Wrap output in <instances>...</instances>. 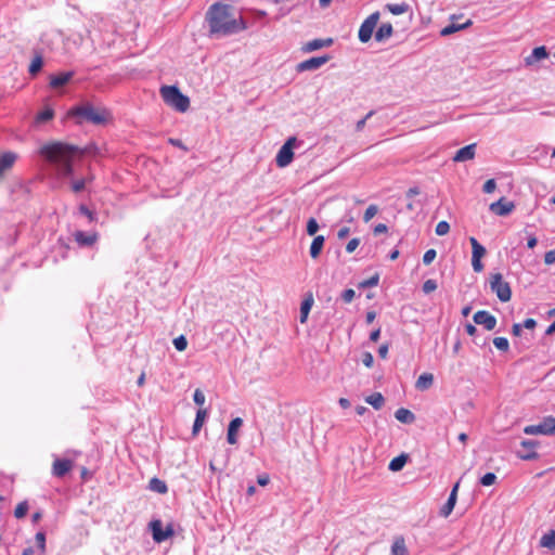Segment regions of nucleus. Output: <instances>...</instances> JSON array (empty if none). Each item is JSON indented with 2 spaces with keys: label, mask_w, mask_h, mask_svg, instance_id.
<instances>
[{
  "label": "nucleus",
  "mask_w": 555,
  "mask_h": 555,
  "mask_svg": "<svg viewBox=\"0 0 555 555\" xmlns=\"http://www.w3.org/2000/svg\"><path fill=\"white\" fill-rule=\"evenodd\" d=\"M360 240L359 238H352L348 242L346 245V251L351 254L356 250V248L359 246Z\"/></svg>",
  "instance_id": "57"
},
{
  "label": "nucleus",
  "mask_w": 555,
  "mask_h": 555,
  "mask_svg": "<svg viewBox=\"0 0 555 555\" xmlns=\"http://www.w3.org/2000/svg\"><path fill=\"white\" fill-rule=\"evenodd\" d=\"M362 362L366 367H371L374 363V358L371 352H363Z\"/></svg>",
  "instance_id": "56"
},
{
  "label": "nucleus",
  "mask_w": 555,
  "mask_h": 555,
  "mask_svg": "<svg viewBox=\"0 0 555 555\" xmlns=\"http://www.w3.org/2000/svg\"><path fill=\"white\" fill-rule=\"evenodd\" d=\"M493 345L501 351H507L509 348L508 340L505 337H495L493 339Z\"/></svg>",
  "instance_id": "39"
},
{
  "label": "nucleus",
  "mask_w": 555,
  "mask_h": 555,
  "mask_svg": "<svg viewBox=\"0 0 555 555\" xmlns=\"http://www.w3.org/2000/svg\"><path fill=\"white\" fill-rule=\"evenodd\" d=\"M73 467V462L66 459H56L52 465V474L55 477L65 476Z\"/></svg>",
  "instance_id": "15"
},
{
  "label": "nucleus",
  "mask_w": 555,
  "mask_h": 555,
  "mask_svg": "<svg viewBox=\"0 0 555 555\" xmlns=\"http://www.w3.org/2000/svg\"><path fill=\"white\" fill-rule=\"evenodd\" d=\"M68 116L77 118L78 124L88 121L93 125H104L111 117L109 112L106 108L95 107L89 102L70 108Z\"/></svg>",
  "instance_id": "3"
},
{
  "label": "nucleus",
  "mask_w": 555,
  "mask_h": 555,
  "mask_svg": "<svg viewBox=\"0 0 555 555\" xmlns=\"http://www.w3.org/2000/svg\"><path fill=\"white\" fill-rule=\"evenodd\" d=\"M160 94L164 102L180 113H184L190 107V100L182 94L176 86H164L160 88Z\"/></svg>",
  "instance_id": "4"
},
{
  "label": "nucleus",
  "mask_w": 555,
  "mask_h": 555,
  "mask_svg": "<svg viewBox=\"0 0 555 555\" xmlns=\"http://www.w3.org/2000/svg\"><path fill=\"white\" fill-rule=\"evenodd\" d=\"M521 325L527 330H533L537 325V322L533 319H526Z\"/></svg>",
  "instance_id": "62"
},
{
  "label": "nucleus",
  "mask_w": 555,
  "mask_h": 555,
  "mask_svg": "<svg viewBox=\"0 0 555 555\" xmlns=\"http://www.w3.org/2000/svg\"><path fill=\"white\" fill-rule=\"evenodd\" d=\"M474 322L483 325L487 331H492L496 325V319L486 310L477 311L474 314Z\"/></svg>",
  "instance_id": "11"
},
{
  "label": "nucleus",
  "mask_w": 555,
  "mask_h": 555,
  "mask_svg": "<svg viewBox=\"0 0 555 555\" xmlns=\"http://www.w3.org/2000/svg\"><path fill=\"white\" fill-rule=\"evenodd\" d=\"M35 540L38 545V548L40 550V553H44V551H46V533L43 531L37 532Z\"/></svg>",
  "instance_id": "40"
},
{
  "label": "nucleus",
  "mask_w": 555,
  "mask_h": 555,
  "mask_svg": "<svg viewBox=\"0 0 555 555\" xmlns=\"http://www.w3.org/2000/svg\"><path fill=\"white\" fill-rule=\"evenodd\" d=\"M42 65H43L42 57L40 55L35 56L29 65V69H28L29 74L31 76L37 75L41 70Z\"/></svg>",
  "instance_id": "37"
},
{
  "label": "nucleus",
  "mask_w": 555,
  "mask_h": 555,
  "mask_svg": "<svg viewBox=\"0 0 555 555\" xmlns=\"http://www.w3.org/2000/svg\"><path fill=\"white\" fill-rule=\"evenodd\" d=\"M319 230V224L314 218H310L307 222V233L314 235Z\"/></svg>",
  "instance_id": "45"
},
{
  "label": "nucleus",
  "mask_w": 555,
  "mask_h": 555,
  "mask_svg": "<svg viewBox=\"0 0 555 555\" xmlns=\"http://www.w3.org/2000/svg\"><path fill=\"white\" fill-rule=\"evenodd\" d=\"M324 236L318 235L313 238L310 246V256L315 259L319 257L323 246H324Z\"/></svg>",
  "instance_id": "28"
},
{
  "label": "nucleus",
  "mask_w": 555,
  "mask_h": 555,
  "mask_svg": "<svg viewBox=\"0 0 555 555\" xmlns=\"http://www.w3.org/2000/svg\"><path fill=\"white\" fill-rule=\"evenodd\" d=\"M387 225L384 223H378L374 227V234L379 235L387 232Z\"/></svg>",
  "instance_id": "60"
},
{
  "label": "nucleus",
  "mask_w": 555,
  "mask_h": 555,
  "mask_svg": "<svg viewBox=\"0 0 555 555\" xmlns=\"http://www.w3.org/2000/svg\"><path fill=\"white\" fill-rule=\"evenodd\" d=\"M408 460H409V456L405 453H402V454L393 457L388 465L389 470L400 472L406 464Z\"/></svg>",
  "instance_id": "26"
},
{
  "label": "nucleus",
  "mask_w": 555,
  "mask_h": 555,
  "mask_svg": "<svg viewBox=\"0 0 555 555\" xmlns=\"http://www.w3.org/2000/svg\"><path fill=\"white\" fill-rule=\"evenodd\" d=\"M496 480V476L493 473H487L480 479V483L485 487L492 486Z\"/></svg>",
  "instance_id": "43"
},
{
  "label": "nucleus",
  "mask_w": 555,
  "mask_h": 555,
  "mask_svg": "<svg viewBox=\"0 0 555 555\" xmlns=\"http://www.w3.org/2000/svg\"><path fill=\"white\" fill-rule=\"evenodd\" d=\"M152 535L155 542L160 543L166 541L168 538L173 535V528L171 525H168L166 529H163V524L160 520H153L151 524Z\"/></svg>",
  "instance_id": "9"
},
{
  "label": "nucleus",
  "mask_w": 555,
  "mask_h": 555,
  "mask_svg": "<svg viewBox=\"0 0 555 555\" xmlns=\"http://www.w3.org/2000/svg\"><path fill=\"white\" fill-rule=\"evenodd\" d=\"M547 55H548V53H547L545 47H543V46L537 47L532 50L531 54L526 57V64L531 65L535 61L546 59Z\"/></svg>",
  "instance_id": "24"
},
{
  "label": "nucleus",
  "mask_w": 555,
  "mask_h": 555,
  "mask_svg": "<svg viewBox=\"0 0 555 555\" xmlns=\"http://www.w3.org/2000/svg\"><path fill=\"white\" fill-rule=\"evenodd\" d=\"M392 25L389 23L382 24L375 33V40L382 42L392 35Z\"/></svg>",
  "instance_id": "25"
},
{
  "label": "nucleus",
  "mask_w": 555,
  "mask_h": 555,
  "mask_svg": "<svg viewBox=\"0 0 555 555\" xmlns=\"http://www.w3.org/2000/svg\"><path fill=\"white\" fill-rule=\"evenodd\" d=\"M434 384V375L431 373H423L418 376L415 387L417 390L425 391Z\"/></svg>",
  "instance_id": "23"
},
{
  "label": "nucleus",
  "mask_w": 555,
  "mask_h": 555,
  "mask_svg": "<svg viewBox=\"0 0 555 555\" xmlns=\"http://www.w3.org/2000/svg\"><path fill=\"white\" fill-rule=\"evenodd\" d=\"M540 546L548 550H555V530L548 531L541 538Z\"/></svg>",
  "instance_id": "32"
},
{
  "label": "nucleus",
  "mask_w": 555,
  "mask_h": 555,
  "mask_svg": "<svg viewBox=\"0 0 555 555\" xmlns=\"http://www.w3.org/2000/svg\"><path fill=\"white\" fill-rule=\"evenodd\" d=\"M74 75H75V73L72 70L63 72L57 75H52L50 77V87L53 89L61 88V87L65 86L66 83H68L72 80V78L74 77Z\"/></svg>",
  "instance_id": "18"
},
{
  "label": "nucleus",
  "mask_w": 555,
  "mask_h": 555,
  "mask_svg": "<svg viewBox=\"0 0 555 555\" xmlns=\"http://www.w3.org/2000/svg\"><path fill=\"white\" fill-rule=\"evenodd\" d=\"M205 395L201 389L194 391L193 400L197 405L202 406L205 403Z\"/></svg>",
  "instance_id": "51"
},
{
  "label": "nucleus",
  "mask_w": 555,
  "mask_h": 555,
  "mask_svg": "<svg viewBox=\"0 0 555 555\" xmlns=\"http://www.w3.org/2000/svg\"><path fill=\"white\" fill-rule=\"evenodd\" d=\"M490 288L502 302H507L512 297V289L507 282L503 280L501 273H494L490 276Z\"/></svg>",
  "instance_id": "6"
},
{
  "label": "nucleus",
  "mask_w": 555,
  "mask_h": 555,
  "mask_svg": "<svg viewBox=\"0 0 555 555\" xmlns=\"http://www.w3.org/2000/svg\"><path fill=\"white\" fill-rule=\"evenodd\" d=\"M366 403L371 404L375 410L382 409L385 399L380 392H374L365 398Z\"/></svg>",
  "instance_id": "31"
},
{
  "label": "nucleus",
  "mask_w": 555,
  "mask_h": 555,
  "mask_svg": "<svg viewBox=\"0 0 555 555\" xmlns=\"http://www.w3.org/2000/svg\"><path fill=\"white\" fill-rule=\"evenodd\" d=\"M173 346L178 351H183L188 347V340L183 335L173 339Z\"/></svg>",
  "instance_id": "41"
},
{
  "label": "nucleus",
  "mask_w": 555,
  "mask_h": 555,
  "mask_svg": "<svg viewBox=\"0 0 555 555\" xmlns=\"http://www.w3.org/2000/svg\"><path fill=\"white\" fill-rule=\"evenodd\" d=\"M521 448L524 451H519L518 455L520 459L530 461L538 457V453L535 452V448L538 447L539 442L537 440L528 439L521 441Z\"/></svg>",
  "instance_id": "13"
},
{
  "label": "nucleus",
  "mask_w": 555,
  "mask_h": 555,
  "mask_svg": "<svg viewBox=\"0 0 555 555\" xmlns=\"http://www.w3.org/2000/svg\"><path fill=\"white\" fill-rule=\"evenodd\" d=\"M390 555H409L405 540L402 535L396 537L390 547Z\"/></svg>",
  "instance_id": "22"
},
{
  "label": "nucleus",
  "mask_w": 555,
  "mask_h": 555,
  "mask_svg": "<svg viewBox=\"0 0 555 555\" xmlns=\"http://www.w3.org/2000/svg\"><path fill=\"white\" fill-rule=\"evenodd\" d=\"M436 256H437V253L435 249L426 250L423 256L424 264H426V266L430 264L435 260Z\"/></svg>",
  "instance_id": "49"
},
{
  "label": "nucleus",
  "mask_w": 555,
  "mask_h": 555,
  "mask_svg": "<svg viewBox=\"0 0 555 555\" xmlns=\"http://www.w3.org/2000/svg\"><path fill=\"white\" fill-rule=\"evenodd\" d=\"M436 234L439 236H443L449 233L450 231V224L447 221H440L436 225Z\"/></svg>",
  "instance_id": "42"
},
{
  "label": "nucleus",
  "mask_w": 555,
  "mask_h": 555,
  "mask_svg": "<svg viewBox=\"0 0 555 555\" xmlns=\"http://www.w3.org/2000/svg\"><path fill=\"white\" fill-rule=\"evenodd\" d=\"M436 289H437V282L435 280L429 279V280L424 282V284H423V292L425 294H429V293H431V292H434Z\"/></svg>",
  "instance_id": "46"
},
{
  "label": "nucleus",
  "mask_w": 555,
  "mask_h": 555,
  "mask_svg": "<svg viewBox=\"0 0 555 555\" xmlns=\"http://www.w3.org/2000/svg\"><path fill=\"white\" fill-rule=\"evenodd\" d=\"M206 20L210 34L216 36H230L246 29L245 21L235 17L231 8L221 3H215L209 8Z\"/></svg>",
  "instance_id": "1"
},
{
  "label": "nucleus",
  "mask_w": 555,
  "mask_h": 555,
  "mask_svg": "<svg viewBox=\"0 0 555 555\" xmlns=\"http://www.w3.org/2000/svg\"><path fill=\"white\" fill-rule=\"evenodd\" d=\"M481 258L472 257V266L475 272H480L483 269V264L480 261Z\"/></svg>",
  "instance_id": "58"
},
{
  "label": "nucleus",
  "mask_w": 555,
  "mask_h": 555,
  "mask_svg": "<svg viewBox=\"0 0 555 555\" xmlns=\"http://www.w3.org/2000/svg\"><path fill=\"white\" fill-rule=\"evenodd\" d=\"M243 425V420L241 417L233 418L228 427L227 440L230 444H235L237 442V431Z\"/></svg>",
  "instance_id": "19"
},
{
  "label": "nucleus",
  "mask_w": 555,
  "mask_h": 555,
  "mask_svg": "<svg viewBox=\"0 0 555 555\" xmlns=\"http://www.w3.org/2000/svg\"><path fill=\"white\" fill-rule=\"evenodd\" d=\"M378 211V207L376 205H370L363 215L364 222H369Z\"/></svg>",
  "instance_id": "44"
},
{
  "label": "nucleus",
  "mask_w": 555,
  "mask_h": 555,
  "mask_svg": "<svg viewBox=\"0 0 555 555\" xmlns=\"http://www.w3.org/2000/svg\"><path fill=\"white\" fill-rule=\"evenodd\" d=\"M313 299L310 297L305 299L300 306V322L304 323L307 320L308 313L312 307Z\"/></svg>",
  "instance_id": "36"
},
{
  "label": "nucleus",
  "mask_w": 555,
  "mask_h": 555,
  "mask_svg": "<svg viewBox=\"0 0 555 555\" xmlns=\"http://www.w3.org/2000/svg\"><path fill=\"white\" fill-rule=\"evenodd\" d=\"M496 188V183L494 179H489L485 182L482 186V191L487 194L492 193Z\"/></svg>",
  "instance_id": "53"
},
{
  "label": "nucleus",
  "mask_w": 555,
  "mask_h": 555,
  "mask_svg": "<svg viewBox=\"0 0 555 555\" xmlns=\"http://www.w3.org/2000/svg\"><path fill=\"white\" fill-rule=\"evenodd\" d=\"M333 44V39L332 38H326V39H313V40H310L308 42H306L301 50L305 52V53H310V52H313V51H317V50H320L322 48H327V47H331Z\"/></svg>",
  "instance_id": "16"
},
{
  "label": "nucleus",
  "mask_w": 555,
  "mask_h": 555,
  "mask_svg": "<svg viewBox=\"0 0 555 555\" xmlns=\"http://www.w3.org/2000/svg\"><path fill=\"white\" fill-rule=\"evenodd\" d=\"M378 281H379V276H378V274H375V275L371 276L370 279L361 282L360 286L361 287H374L378 284Z\"/></svg>",
  "instance_id": "50"
},
{
  "label": "nucleus",
  "mask_w": 555,
  "mask_h": 555,
  "mask_svg": "<svg viewBox=\"0 0 555 555\" xmlns=\"http://www.w3.org/2000/svg\"><path fill=\"white\" fill-rule=\"evenodd\" d=\"M524 433L527 435H554L555 417L547 416L540 424L526 426Z\"/></svg>",
  "instance_id": "7"
},
{
  "label": "nucleus",
  "mask_w": 555,
  "mask_h": 555,
  "mask_svg": "<svg viewBox=\"0 0 555 555\" xmlns=\"http://www.w3.org/2000/svg\"><path fill=\"white\" fill-rule=\"evenodd\" d=\"M168 142H169L171 145H173V146H177V147H179V149H182V150H184V151H188L186 146H184V144L182 143V141H181V140H179V139L170 138V139L168 140Z\"/></svg>",
  "instance_id": "61"
},
{
  "label": "nucleus",
  "mask_w": 555,
  "mask_h": 555,
  "mask_svg": "<svg viewBox=\"0 0 555 555\" xmlns=\"http://www.w3.org/2000/svg\"><path fill=\"white\" fill-rule=\"evenodd\" d=\"M86 182H87V180H85V179L74 181L72 184L73 191L76 193L81 192L86 186Z\"/></svg>",
  "instance_id": "55"
},
{
  "label": "nucleus",
  "mask_w": 555,
  "mask_h": 555,
  "mask_svg": "<svg viewBox=\"0 0 555 555\" xmlns=\"http://www.w3.org/2000/svg\"><path fill=\"white\" fill-rule=\"evenodd\" d=\"M208 413H207V410L206 409H198L197 412H196V417H195V421H194V424H193V428H192V433L193 435H197L198 431L201 430L206 417H207Z\"/></svg>",
  "instance_id": "29"
},
{
  "label": "nucleus",
  "mask_w": 555,
  "mask_h": 555,
  "mask_svg": "<svg viewBox=\"0 0 555 555\" xmlns=\"http://www.w3.org/2000/svg\"><path fill=\"white\" fill-rule=\"evenodd\" d=\"M379 12H374L367 16L361 24L359 29V40L361 42H367L373 35V31L378 23Z\"/></svg>",
  "instance_id": "8"
},
{
  "label": "nucleus",
  "mask_w": 555,
  "mask_h": 555,
  "mask_svg": "<svg viewBox=\"0 0 555 555\" xmlns=\"http://www.w3.org/2000/svg\"><path fill=\"white\" fill-rule=\"evenodd\" d=\"M469 25H472V21H467L463 25H457V24L452 23V24L448 25L447 27L442 28L440 34H441V36H449L455 31H459L461 29L468 27Z\"/></svg>",
  "instance_id": "34"
},
{
  "label": "nucleus",
  "mask_w": 555,
  "mask_h": 555,
  "mask_svg": "<svg viewBox=\"0 0 555 555\" xmlns=\"http://www.w3.org/2000/svg\"><path fill=\"white\" fill-rule=\"evenodd\" d=\"M17 159V154L14 152H5L0 156V180H2L5 173L11 170Z\"/></svg>",
  "instance_id": "14"
},
{
  "label": "nucleus",
  "mask_w": 555,
  "mask_h": 555,
  "mask_svg": "<svg viewBox=\"0 0 555 555\" xmlns=\"http://www.w3.org/2000/svg\"><path fill=\"white\" fill-rule=\"evenodd\" d=\"M475 153H476V144L475 143L466 145V146L460 149L455 153L453 160L454 162H466V160L473 159L475 157Z\"/></svg>",
  "instance_id": "20"
},
{
  "label": "nucleus",
  "mask_w": 555,
  "mask_h": 555,
  "mask_svg": "<svg viewBox=\"0 0 555 555\" xmlns=\"http://www.w3.org/2000/svg\"><path fill=\"white\" fill-rule=\"evenodd\" d=\"M544 262L546 264H552L555 262V250H548L544 256Z\"/></svg>",
  "instance_id": "59"
},
{
  "label": "nucleus",
  "mask_w": 555,
  "mask_h": 555,
  "mask_svg": "<svg viewBox=\"0 0 555 555\" xmlns=\"http://www.w3.org/2000/svg\"><path fill=\"white\" fill-rule=\"evenodd\" d=\"M75 241L80 246H91L93 245L98 240L96 233H86L83 231H76L74 233Z\"/></svg>",
  "instance_id": "21"
},
{
  "label": "nucleus",
  "mask_w": 555,
  "mask_h": 555,
  "mask_svg": "<svg viewBox=\"0 0 555 555\" xmlns=\"http://www.w3.org/2000/svg\"><path fill=\"white\" fill-rule=\"evenodd\" d=\"M149 487L152 491H155L160 494L166 493L168 490L167 485L163 480H160L156 477H154L150 480Z\"/></svg>",
  "instance_id": "33"
},
{
  "label": "nucleus",
  "mask_w": 555,
  "mask_h": 555,
  "mask_svg": "<svg viewBox=\"0 0 555 555\" xmlns=\"http://www.w3.org/2000/svg\"><path fill=\"white\" fill-rule=\"evenodd\" d=\"M459 487H460L459 482H456L453 486L448 501L446 502V504L440 509V515L441 516L448 517L452 513V511H453V508L455 506V503H456Z\"/></svg>",
  "instance_id": "17"
},
{
  "label": "nucleus",
  "mask_w": 555,
  "mask_h": 555,
  "mask_svg": "<svg viewBox=\"0 0 555 555\" xmlns=\"http://www.w3.org/2000/svg\"><path fill=\"white\" fill-rule=\"evenodd\" d=\"M79 212L83 216H86L90 222L96 220V216L93 211H91L87 206L80 205L79 206Z\"/></svg>",
  "instance_id": "48"
},
{
  "label": "nucleus",
  "mask_w": 555,
  "mask_h": 555,
  "mask_svg": "<svg viewBox=\"0 0 555 555\" xmlns=\"http://www.w3.org/2000/svg\"><path fill=\"white\" fill-rule=\"evenodd\" d=\"M395 417L403 423V424H411L414 422L415 420V416L414 414L408 410V409H404V408H400L398 409L396 412H395Z\"/></svg>",
  "instance_id": "27"
},
{
  "label": "nucleus",
  "mask_w": 555,
  "mask_h": 555,
  "mask_svg": "<svg viewBox=\"0 0 555 555\" xmlns=\"http://www.w3.org/2000/svg\"><path fill=\"white\" fill-rule=\"evenodd\" d=\"M469 242H470L472 248H473L472 257H477V258L483 257L486 254V248L481 244H479V242L475 237H470Z\"/></svg>",
  "instance_id": "35"
},
{
  "label": "nucleus",
  "mask_w": 555,
  "mask_h": 555,
  "mask_svg": "<svg viewBox=\"0 0 555 555\" xmlns=\"http://www.w3.org/2000/svg\"><path fill=\"white\" fill-rule=\"evenodd\" d=\"M354 296H356V293L352 288L345 289L341 293V299L347 304L351 302L353 300Z\"/></svg>",
  "instance_id": "52"
},
{
  "label": "nucleus",
  "mask_w": 555,
  "mask_h": 555,
  "mask_svg": "<svg viewBox=\"0 0 555 555\" xmlns=\"http://www.w3.org/2000/svg\"><path fill=\"white\" fill-rule=\"evenodd\" d=\"M27 512H28V503H27V501H23V502L18 503L17 506L15 507L14 516L20 519V518L25 517Z\"/></svg>",
  "instance_id": "38"
},
{
  "label": "nucleus",
  "mask_w": 555,
  "mask_h": 555,
  "mask_svg": "<svg viewBox=\"0 0 555 555\" xmlns=\"http://www.w3.org/2000/svg\"><path fill=\"white\" fill-rule=\"evenodd\" d=\"M298 144H299V142L297 141L296 137H289L285 141V143L281 146V149L279 150L276 157H275V163H276L278 167L284 168L293 162V158H294L293 150Z\"/></svg>",
  "instance_id": "5"
},
{
  "label": "nucleus",
  "mask_w": 555,
  "mask_h": 555,
  "mask_svg": "<svg viewBox=\"0 0 555 555\" xmlns=\"http://www.w3.org/2000/svg\"><path fill=\"white\" fill-rule=\"evenodd\" d=\"M82 153L77 146L61 142L43 145L40 154L55 165L61 177H70L74 172L72 160L75 154Z\"/></svg>",
  "instance_id": "2"
},
{
  "label": "nucleus",
  "mask_w": 555,
  "mask_h": 555,
  "mask_svg": "<svg viewBox=\"0 0 555 555\" xmlns=\"http://www.w3.org/2000/svg\"><path fill=\"white\" fill-rule=\"evenodd\" d=\"M374 115V111H370L365 116L364 118L360 119L357 124H356V131H362L365 124H366V120L369 118H371L372 116Z\"/></svg>",
  "instance_id": "54"
},
{
  "label": "nucleus",
  "mask_w": 555,
  "mask_h": 555,
  "mask_svg": "<svg viewBox=\"0 0 555 555\" xmlns=\"http://www.w3.org/2000/svg\"><path fill=\"white\" fill-rule=\"evenodd\" d=\"M515 208V205L513 202L506 201L504 197L500 198L499 201L492 203L489 207L490 211L498 216H507L511 214Z\"/></svg>",
  "instance_id": "12"
},
{
  "label": "nucleus",
  "mask_w": 555,
  "mask_h": 555,
  "mask_svg": "<svg viewBox=\"0 0 555 555\" xmlns=\"http://www.w3.org/2000/svg\"><path fill=\"white\" fill-rule=\"evenodd\" d=\"M269 476L268 475H260L258 476L257 478V482L260 485V486H267L269 483Z\"/></svg>",
  "instance_id": "64"
},
{
  "label": "nucleus",
  "mask_w": 555,
  "mask_h": 555,
  "mask_svg": "<svg viewBox=\"0 0 555 555\" xmlns=\"http://www.w3.org/2000/svg\"><path fill=\"white\" fill-rule=\"evenodd\" d=\"M388 354V345H382L378 348V356L383 359H385Z\"/></svg>",
  "instance_id": "63"
},
{
  "label": "nucleus",
  "mask_w": 555,
  "mask_h": 555,
  "mask_svg": "<svg viewBox=\"0 0 555 555\" xmlns=\"http://www.w3.org/2000/svg\"><path fill=\"white\" fill-rule=\"evenodd\" d=\"M328 61H330L328 55L314 56V57H311V59H308L306 61L298 63L296 66V69L298 73L315 70V69H319L320 67H322Z\"/></svg>",
  "instance_id": "10"
},
{
  "label": "nucleus",
  "mask_w": 555,
  "mask_h": 555,
  "mask_svg": "<svg viewBox=\"0 0 555 555\" xmlns=\"http://www.w3.org/2000/svg\"><path fill=\"white\" fill-rule=\"evenodd\" d=\"M53 115L54 113L51 108H46L38 114L37 119L38 121H48L53 118Z\"/></svg>",
  "instance_id": "47"
},
{
  "label": "nucleus",
  "mask_w": 555,
  "mask_h": 555,
  "mask_svg": "<svg viewBox=\"0 0 555 555\" xmlns=\"http://www.w3.org/2000/svg\"><path fill=\"white\" fill-rule=\"evenodd\" d=\"M386 9L393 15H401L410 10V5L406 2L401 3H388Z\"/></svg>",
  "instance_id": "30"
}]
</instances>
